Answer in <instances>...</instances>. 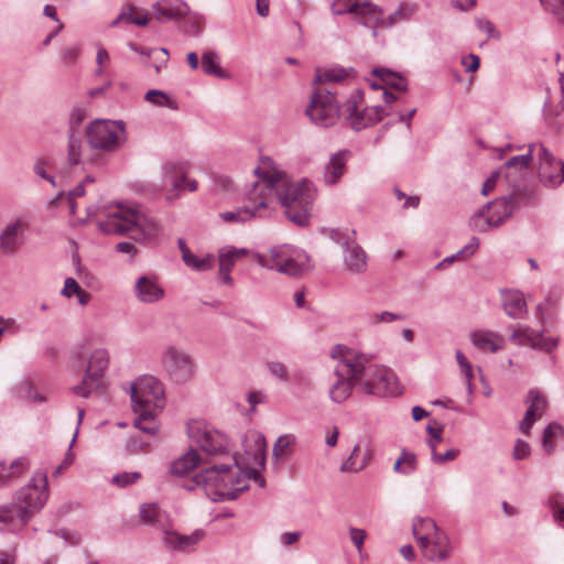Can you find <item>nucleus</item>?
Instances as JSON below:
<instances>
[{"label": "nucleus", "instance_id": "nucleus-3", "mask_svg": "<svg viewBox=\"0 0 564 564\" xmlns=\"http://www.w3.org/2000/svg\"><path fill=\"white\" fill-rule=\"evenodd\" d=\"M105 235L129 236L142 246H152L160 239L163 228L160 220L138 204H118L109 209L105 219L97 221Z\"/></svg>", "mask_w": 564, "mask_h": 564}, {"label": "nucleus", "instance_id": "nucleus-35", "mask_svg": "<svg viewBox=\"0 0 564 564\" xmlns=\"http://www.w3.org/2000/svg\"><path fill=\"white\" fill-rule=\"evenodd\" d=\"M539 145V143H532L529 145V151L525 154L522 155H516L509 159L503 166L499 170L505 172V176L507 178H510L511 175L509 173L510 170H519L520 172L524 171L531 163V161L535 158L536 152L534 147Z\"/></svg>", "mask_w": 564, "mask_h": 564}, {"label": "nucleus", "instance_id": "nucleus-56", "mask_svg": "<svg viewBox=\"0 0 564 564\" xmlns=\"http://www.w3.org/2000/svg\"><path fill=\"white\" fill-rule=\"evenodd\" d=\"M402 318L403 317L400 314H395V313H392V312L384 311V312H381V313L371 314L369 316V322L372 325H377V324H380V323H392V322H395V321H400Z\"/></svg>", "mask_w": 564, "mask_h": 564}, {"label": "nucleus", "instance_id": "nucleus-12", "mask_svg": "<svg viewBox=\"0 0 564 564\" xmlns=\"http://www.w3.org/2000/svg\"><path fill=\"white\" fill-rule=\"evenodd\" d=\"M160 365L166 378L176 384L187 383L196 375V364L192 355L174 344L164 346Z\"/></svg>", "mask_w": 564, "mask_h": 564}, {"label": "nucleus", "instance_id": "nucleus-1", "mask_svg": "<svg viewBox=\"0 0 564 564\" xmlns=\"http://www.w3.org/2000/svg\"><path fill=\"white\" fill-rule=\"evenodd\" d=\"M254 174L259 177L258 184L269 185L264 192L268 197L269 216L273 210L271 204L276 199L284 207L289 220L299 226L308 224L315 199V188L311 181H290L285 173L274 166L270 158L262 159L261 166L254 170Z\"/></svg>", "mask_w": 564, "mask_h": 564}, {"label": "nucleus", "instance_id": "nucleus-31", "mask_svg": "<svg viewBox=\"0 0 564 564\" xmlns=\"http://www.w3.org/2000/svg\"><path fill=\"white\" fill-rule=\"evenodd\" d=\"M502 306L506 314L512 318L520 317L527 308V303L523 293L516 290L503 291Z\"/></svg>", "mask_w": 564, "mask_h": 564}, {"label": "nucleus", "instance_id": "nucleus-61", "mask_svg": "<svg viewBox=\"0 0 564 564\" xmlns=\"http://www.w3.org/2000/svg\"><path fill=\"white\" fill-rule=\"evenodd\" d=\"M329 238L336 242L337 245H340L344 248V242L346 240H354L355 239V230H351L350 232H344L339 229H330L329 230Z\"/></svg>", "mask_w": 564, "mask_h": 564}, {"label": "nucleus", "instance_id": "nucleus-48", "mask_svg": "<svg viewBox=\"0 0 564 564\" xmlns=\"http://www.w3.org/2000/svg\"><path fill=\"white\" fill-rule=\"evenodd\" d=\"M427 445L432 452L431 460L437 465L444 464L449 460H454L458 456V453H459L457 449L452 448V449L446 451L444 454H438L435 451V443L433 442V440H429Z\"/></svg>", "mask_w": 564, "mask_h": 564}, {"label": "nucleus", "instance_id": "nucleus-44", "mask_svg": "<svg viewBox=\"0 0 564 564\" xmlns=\"http://www.w3.org/2000/svg\"><path fill=\"white\" fill-rule=\"evenodd\" d=\"M82 147H83V139L79 135V133H76L72 130L69 133V140H68V159L70 164L76 165L80 163L82 160Z\"/></svg>", "mask_w": 564, "mask_h": 564}, {"label": "nucleus", "instance_id": "nucleus-46", "mask_svg": "<svg viewBox=\"0 0 564 564\" xmlns=\"http://www.w3.org/2000/svg\"><path fill=\"white\" fill-rule=\"evenodd\" d=\"M564 435V427L556 423H550L543 433L542 446L546 452L553 451V440Z\"/></svg>", "mask_w": 564, "mask_h": 564}, {"label": "nucleus", "instance_id": "nucleus-30", "mask_svg": "<svg viewBox=\"0 0 564 564\" xmlns=\"http://www.w3.org/2000/svg\"><path fill=\"white\" fill-rule=\"evenodd\" d=\"M473 345L484 351L496 352L503 347V337L490 330H475L470 334Z\"/></svg>", "mask_w": 564, "mask_h": 564}, {"label": "nucleus", "instance_id": "nucleus-14", "mask_svg": "<svg viewBox=\"0 0 564 564\" xmlns=\"http://www.w3.org/2000/svg\"><path fill=\"white\" fill-rule=\"evenodd\" d=\"M124 123L122 121L96 120L86 130L91 148L102 151H115L124 142Z\"/></svg>", "mask_w": 564, "mask_h": 564}, {"label": "nucleus", "instance_id": "nucleus-8", "mask_svg": "<svg viewBox=\"0 0 564 564\" xmlns=\"http://www.w3.org/2000/svg\"><path fill=\"white\" fill-rule=\"evenodd\" d=\"M251 256L261 268L291 278L301 276L310 270V257L289 243L271 247L268 254L254 252Z\"/></svg>", "mask_w": 564, "mask_h": 564}, {"label": "nucleus", "instance_id": "nucleus-45", "mask_svg": "<svg viewBox=\"0 0 564 564\" xmlns=\"http://www.w3.org/2000/svg\"><path fill=\"white\" fill-rule=\"evenodd\" d=\"M144 99L152 105L159 106V107H166L170 109H177L176 102L171 99L166 93L158 89H151L149 90Z\"/></svg>", "mask_w": 564, "mask_h": 564}, {"label": "nucleus", "instance_id": "nucleus-20", "mask_svg": "<svg viewBox=\"0 0 564 564\" xmlns=\"http://www.w3.org/2000/svg\"><path fill=\"white\" fill-rule=\"evenodd\" d=\"M510 340L520 346H530L532 349H538L551 354L558 345V338L544 337L543 332H536L528 326H518L513 329Z\"/></svg>", "mask_w": 564, "mask_h": 564}, {"label": "nucleus", "instance_id": "nucleus-29", "mask_svg": "<svg viewBox=\"0 0 564 564\" xmlns=\"http://www.w3.org/2000/svg\"><path fill=\"white\" fill-rule=\"evenodd\" d=\"M348 151L341 150L333 154L324 167L323 180L327 185H335L346 172Z\"/></svg>", "mask_w": 564, "mask_h": 564}, {"label": "nucleus", "instance_id": "nucleus-52", "mask_svg": "<svg viewBox=\"0 0 564 564\" xmlns=\"http://www.w3.org/2000/svg\"><path fill=\"white\" fill-rule=\"evenodd\" d=\"M545 10L550 11L564 24V0H540Z\"/></svg>", "mask_w": 564, "mask_h": 564}, {"label": "nucleus", "instance_id": "nucleus-54", "mask_svg": "<svg viewBox=\"0 0 564 564\" xmlns=\"http://www.w3.org/2000/svg\"><path fill=\"white\" fill-rule=\"evenodd\" d=\"M400 458L404 466V475L409 476L413 474L417 467V458L413 452H409L403 448L400 453Z\"/></svg>", "mask_w": 564, "mask_h": 564}, {"label": "nucleus", "instance_id": "nucleus-18", "mask_svg": "<svg viewBox=\"0 0 564 564\" xmlns=\"http://www.w3.org/2000/svg\"><path fill=\"white\" fill-rule=\"evenodd\" d=\"M332 10L335 14H356L364 25L373 29L381 23V11L369 0H337L332 3Z\"/></svg>", "mask_w": 564, "mask_h": 564}, {"label": "nucleus", "instance_id": "nucleus-9", "mask_svg": "<svg viewBox=\"0 0 564 564\" xmlns=\"http://www.w3.org/2000/svg\"><path fill=\"white\" fill-rule=\"evenodd\" d=\"M109 366V352L106 348H95L86 355L78 356L74 368L84 371L82 382L72 388L76 395L88 398L93 392L105 389V375Z\"/></svg>", "mask_w": 564, "mask_h": 564}, {"label": "nucleus", "instance_id": "nucleus-42", "mask_svg": "<svg viewBox=\"0 0 564 564\" xmlns=\"http://www.w3.org/2000/svg\"><path fill=\"white\" fill-rule=\"evenodd\" d=\"M202 68L207 75H214L220 78L226 77L225 72L219 66V57L216 52L208 51L202 55Z\"/></svg>", "mask_w": 564, "mask_h": 564}, {"label": "nucleus", "instance_id": "nucleus-24", "mask_svg": "<svg viewBox=\"0 0 564 564\" xmlns=\"http://www.w3.org/2000/svg\"><path fill=\"white\" fill-rule=\"evenodd\" d=\"M420 550L426 560L436 562L446 560L452 552V546L447 534L441 530L430 538L427 543L421 544Z\"/></svg>", "mask_w": 564, "mask_h": 564}, {"label": "nucleus", "instance_id": "nucleus-38", "mask_svg": "<svg viewBox=\"0 0 564 564\" xmlns=\"http://www.w3.org/2000/svg\"><path fill=\"white\" fill-rule=\"evenodd\" d=\"M478 247H479V239L477 237H473L464 248L458 250L456 253L444 258L440 263H437L435 269L442 270V269L447 268L448 265H451L452 263H454L456 261L466 260L468 257L473 256L476 252Z\"/></svg>", "mask_w": 564, "mask_h": 564}, {"label": "nucleus", "instance_id": "nucleus-13", "mask_svg": "<svg viewBox=\"0 0 564 564\" xmlns=\"http://www.w3.org/2000/svg\"><path fill=\"white\" fill-rule=\"evenodd\" d=\"M269 185L253 183L252 187L247 193L248 204L235 210L221 212L218 217L227 224H246L256 218L269 217L268 197L264 195L265 188Z\"/></svg>", "mask_w": 564, "mask_h": 564}, {"label": "nucleus", "instance_id": "nucleus-60", "mask_svg": "<svg viewBox=\"0 0 564 564\" xmlns=\"http://www.w3.org/2000/svg\"><path fill=\"white\" fill-rule=\"evenodd\" d=\"M349 531V539L351 543L356 546L358 552H361L365 540L367 538V532L362 529L350 527L348 529Z\"/></svg>", "mask_w": 564, "mask_h": 564}, {"label": "nucleus", "instance_id": "nucleus-57", "mask_svg": "<svg viewBox=\"0 0 564 564\" xmlns=\"http://www.w3.org/2000/svg\"><path fill=\"white\" fill-rule=\"evenodd\" d=\"M127 451L131 454L144 451L150 446V442L144 436H131L127 441Z\"/></svg>", "mask_w": 564, "mask_h": 564}, {"label": "nucleus", "instance_id": "nucleus-43", "mask_svg": "<svg viewBox=\"0 0 564 564\" xmlns=\"http://www.w3.org/2000/svg\"><path fill=\"white\" fill-rule=\"evenodd\" d=\"M0 467V484L4 485L9 478L23 473L29 467V463L24 457H21L11 462L8 468L4 465Z\"/></svg>", "mask_w": 564, "mask_h": 564}, {"label": "nucleus", "instance_id": "nucleus-36", "mask_svg": "<svg viewBox=\"0 0 564 564\" xmlns=\"http://www.w3.org/2000/svg\"><path fill=\"white\" fill-rule=\"evenodd\" d=\"M120 19H124L126 24H134L137 26H147L150 22L149 13L131 3L122 7Z\"/></svg>", "mask_w": 564, "mask_h": 564}, {"label": "nucleus", "instance_id": "nucleus-50", "mask_svg": "<svg viewBox=\"0 0 564 564\" xmlns=\"http://www.w3.org/2000/svg\"><path fill=\"white\" fill-rule=\"evenodd\" d=\"M50 162L45 159H37L33 164V172L39 177L51 183L52 186H56L55 178L48 173Z\"/></svg>", "mask_w": 564, "mask_h": 564}, {"label": "nucleus", "instance_id": "nucleus-59", "mask_svg": "<svg viewBox=\"0 0 564 564\" xmlns=\"http://www.w3.org/2000/svg\"><path fill=\"white\" fill-rule=\"evenodd\" d=\"M80 50L77 46H66L61 50V59L67 65H74L79 56Z\"/></svg>", "mask_w": 564, "mask_h": 564}, {"label": "nucleus", "instance_id": "nucleus-15", "mask_svg": "<svg viewBox=\"0 0 564 564\" xmlns=\"http://www.w3.org/2000/svg\"><path fill=\"white\" fill-rule=\"evenodd\" d=\"M517 203V197L512 195L486 204L470 218L471 227L479 232H485L500 226L512 214Z\"/></svg>", "mask_w": 564, "mask_h": 564}, {"label": "nucleus", "instance_id": "nucleus-34", "mask_svg": "<svg viewBox=\"0 0 564 564\" xmlns=\"http://www.w3.org/2000/svg\"><path fill=\"white\" fill-rule=\"evenodd\" d=\"M202 458L196 448H191L185 455L171 464V473L176 476H183L193 470Z\"/></svg>", "mask_w": 564, "mask_h": 564}, {"label": "nucleus", "instance_id": "nucleus-64", "mask_svg": "<svg viewBox=\"0 0 564 564\" xmlns=\"http://www.w3.org/2000/svg\"><path fill=\"white\" fill-rule=\"evenodd\" d=\"M530 454V445L523 440H517L513 448V458L514 459H524Z\"/></svg>", "mask_w": 564, "mask_h": 564}, {"label": "nucleus", "instance_id": "nucleus-49", "mask_svg": "<svg viewBox=\"0 0 564 564\" xmlns=\"http://www.w3.org/2000/svg\"><path fill=\"white\" fill-rule=\"evenodd\" d=\"M140 518L145 523H154L161 518V510L155 503H144L140 507Z\"/></svg>", "mask_w": 564, "mask_h": 564}, {"label": "nucleus", "instance_id": "nucleus-41", "mask_svg": "<svg viewBox=\"0 0 564 564\" xmlns=\"http://www.w3.org/2000/svg\"><path fill=\"white\" fill-rule=\"evenodd\" d=\"M184 263L195 271H207L213 269L215 258L213 254H206L203 258H198L191 250H186L183 257Z\"/></svg>", "mask_w": 564, "mask_h": 564}, {"label": "nucleus", "instance_id": "nucleus-16", "mask_svg": "<svg viewBox=\"0 0 564 564\" xmlns=\"http://www.w3.org/2000/svg\"><path fill=\"white\" fill-rule=\"evenodd\" d=\"M362 99L364 93L360 89H355L344 105V113L356 131L378 123L390 113L382 106L366 107L359 111Z\"/></svg>", "mask_w": 564, "mask_h": 564}, {"label": "nucleus", "instance_id": "nucleus-17", "mask_svg": "<svg viewBox=\"0 0 564 564\" xmlns=\"http://www.w3.org/2000/svg\"><path fill=\"white\" fill-rule=\"evenodd\" d=\"M538 160V174L541 183L546 187H555L564 182V162L554 155L541 143L534 147Z\"/></svg>", "mask_w": 564, "mask_h": 564}, {"label": "nucleus", "instance_id": "nucleus-7", "mask_svg": "<svg viewBox=\"0 0 564 564\" xmlns=\"http://www.w3.org/2000/svg\"><path fill=\"white\" fill-rule=\"evenodd\" d=\"M131 401L137 414L133 425L149 436L158 432V411L164 406V387L154 377H142L131 386Z\"/></svg>", "mask_w": 564, "mask_h": 564}, {"label": "nucleus", "instance_id": "nucleus-4", "mask_svg": "<svg viewBox=\"0 0 564 564\" xmlns=\"http://www.w3.org/2000/svg\"><path fill=\"white\" fill-rule=\"evenodd\" d=\"M337 351H344L346 361L351 364L352 383L358 392L378 398L395 397L401 393L399 380L390 368L373 362L362 352L340 345L333 348L330 356L337 358Z\"/></svg>", "mask_w": 564, "mask_h": 564}, {"label": "nucleus", "instance_id": "nucleus-32", "mask_svg": "<svg viewBox=\"0 0 564 564\" xmlns=\"http://www.w3.org/2000/svg\"><path fill=\"white\" fill-rule=\"evenodd\" d=\"M372 75L377 76L386 89H393L395 93H405L408 89L406 79L398 73L387 68H375Z\"/></svg>", "mask_w": 564, "mask_h": 564}, {"label": "nucleus", "instance_id": "nucleus-28", "mask_svg": "<svg viewBox=\"0 0 564 564\" xmlns=\"http://www.w3.org/2000/svg\"><path fill=\"white\" fill-rule=\"evenodd\" d=\"M137 299L142 303H155L164 296V290L150 276H140L134 285Z\"/></svg>", "mask_w": 564, "mask_h": 564}, {"label": "nucleus", "instance_id": "nucleus-2", "mask_svg": "<svg viewBox=\"0 0 564 564\" xmlns=\"http://www.w3.org/2000/svg\"><path fill=\"white\" fill-rule=\"evenodd\" d=\"M265 438L262 434L251 432L243 440L245 455L231 458V465H223V478L218 485L217 495L213 501L232 500L248 488V481L253 479L260 487L264 479L260 470L265 467Z\"/></svg>", "mask_w": 564, "mask_h": 564}, {"label": "nucleus", "instance_id": "nucleus-58", "mask_svg": "<svg viewBox=\"0 0 564 564\" xmlns=\"http://www.w3.org/2000/svg\"><path fill=\"white\" fill-rule=\"evenodd\" d=\"M218 259L219 269H221V271H231L237 261V259L229 252V250L226 247L219 250Z\"/></svg>", "mask_w": 564, "mask_h": 564}, {"label": "nucleus", "instance_id": "nucleus-53", "mask_svg": "<svg viewBox=\"0 0 564 564\" xmlns=\"http://www.w3.org/2000/svg\"><path fill=\"white\" fill-rule=\"evenodd\" d=\"M141 478V474L139 471H123L112 477L111 482L119 487H127L137 482Z\"/></svg>", "mask_w": 564, "mask_h": 564}, {"label": "nucleus", "instance_id": "nucleus-39", "mask_svg": "<svg viewBox=\"0 0 564 564\" xmlns=\"http://www.w3.org/2000/svg\"><path fill=\"white\" fill-rule=\"evenodd\" d=\"M22 527L17 507L12 503L0 506V531L14 530Z\"/></svg>", "mask_w": 564, "mask_h": 564}, {"label": "nucleus", "instance_id": "nucleus-62", "mask_svg": "<svg viewBox=\"0 0 564 564\" xmlns=\"http://www.w3.org/2000/svg\"><path fill=\"white\" fill-rule=\"evenodd\" d=\"M80 289V285L74 278H66L61 294L64 297L70 299L73 295H76Z\"/></svg>", "mask_w": 564, "mask_h": 564}, {"label": "nucleus", "instance_id": "nucleus-26", "mask_svg": "<svg viewBox=\"0 0 564 564\" xmlns=\"http://www.w3.org/2000/svg\"><path fill=\"white\" fill-rule=\"evenodd\" d=\"M184 181L185 172L182 165L176 163L166 164L163 167L162 183L159 191L170 185L171 188L166 192L165 199L172 203L178 198V191L183 188Z\"/></svg>", "mask_w": 564, "mask_h": 564}, {"label": "nucleus", "instance_id": "nucleus-63", "mask_svg": "<svg viewBox=\"0 0 564 564\" xmlns=\"http://www.w3.org/2000/svg\"><path fill=\"white\" fill-rule=\"evenodd\" d=\"M154 54H155V57H154L155 63L153 64V67L156 73H160L162 70V68L166 67L170 54H169V51L164 47L156 50V53H154Z\"/></svg>", "mask_w": 564, "mask_h": 564}, {"label": "nucleus", "instance_id": "nucleus-23", "mask_svg": "<svg viewBox=\"0 0 564 564\" xmlns=\"http://www.w3.org/2000/svg\"><path fill=\"white\" fill-rule=\"evenodd\" d=\"M527 403L529 404L523 420L520 422V431L530 434L534 422L542 416L547 408V399L539 389H531L527 394Z\"/></svg>", "mask_w": 564, "mask_h": 564}, {"label": "nucleus", "instance_id": "nucleus-10", "mask_svg": "<svg viewBox=\"0 0 564 564\" xmlns=\"http://www.w3.org/2000/svg\"><path fill=\"white\" fill-rule=\"evenodd\" d=\"M47 498V475L43 470H37L31 481L15 495L13 505L19 510L21 525H25L44 507Z\"/></svg>", "mask_w": 564, "mask_h": 564}, {"label": "nucleus", "instance_id": "nucleus-22", "mask_svg": "<svg viewBox=\"0 0 564 564\" xmlns=\"http://www.w3.org/2000/svg\"><path fill=\"white\" fill-rule=\"evenodd\" d=\"M188 13L189 7L183 0H159L152 4V15L160 23L178 21Z\"/></svg>", "mask_w": 564, "mask_h": 564}, {"label": "nucleus", "instance_id": "nucleus-40", "mask_svg": "<svg viewBox=\"0 0 564 564\" xmlns=\"http://www.w3.org/2000/svg\"><path fill=\"white\" fill-rule=\"evenodd\" d=\"M359 445H356L349 457L341 464L340 470L343 473H358L362 470L370 462V454L365 453L364 456L359 459Z\"/></svg>", "mask_w": 564, "mask_h": 564}, {"label": "nucleus", "instance_id": "nucleus-5", "mask_svg": "<svg viewBox=\"0 0 564 564\" xmlns=\"http://www.w3.org/2000/svg\"><path fill=\"white\" fill-rule=\"evenodd\" d=\"M337 351H344L346 361L351 364L352 383L358 392L378 398L395 397L401 393L399 380L390 368L373 362L362 352L340 345L333 348L330 356L337 358Z\"/></svg>", "mask_w": 564, "mask_h": 564}, {"label": "nucleus", "instance_id": "nucleus-55", "mask_svg": "<svg viewBox=\"0 0 564 564\" xmlns=\"http://www.w3.org/2000/svg\"><path fill=\"white\" fill-rule=\"evenodd\" d=\"M267 368L271 376L278 378L279 380L283 382L289 381V370L283 362L280 361H270L267 364Z\"/></svg>", "mask_w": 564, "mask_h": 564}, {"label": "nucleus", "instance_id": "nucleus-19", "mask_svg": "<svg viewBox=\"0 0 564 564\" xmlns=\"http://www.w3.org/2000/svg\"><path fill=\"white\" fill-rule=\"evenodd\" d=\"M336 359H338L334 369L336 381L329 388V398L333 402L340 404L351 395L355 383L350 372L351 364L346 361L344 351H337Z\"/></svg>", "mask_w": 564, "mask_h": 564}, {"label": "nucleus", "instance_id": "nucleus-37", "mask_svg": "<svg viewBox=\"0 0 564 564\" xmlns=\"http://www.w3.org/2000/svg\"><path fill=\"white\" fill-rule=\"evenodd\" d=\"M202 539V534L199 532H195L191 535H182L175 532H165L164 541L167 545L173 549L185 551L188 547L196 544Z\"/></svg>", "mask_w": 564, "mask_h": 564}, {"label": "nucleus", "instance_id": "nucleus-21", "mask_svg": "<svg viewBox=\"0 0 564 564\" xmlns=\"http://www.w3.org/2000/svg\"><path fill=\"white\" fill-rule=\"evenodd\" d=\"M29 224L22 219L7 224L0 234V249L7 256L15 254L24 243V236Z\"/></svg>", "mask_w": 564, "mask_h": 564}, {"label": "nucleus", "instance_id": "nucleus-47", "mask_svg": "<svg viewBox=\"0 0 564 564\" xmlns=\"http://www.w3.org/2000/svg\"><path fill=\"white\" fill-rule=\"evenodd\" d=\"M296 438L293 434H284L278 437L273 445V456L281 458L290 453V448L294 445Z\"/></svg>", "mask_w": 564, "mask_h": 564}, {"label": "nucleus", "instance_id": "nucleus-33", "mask_svg": "<svg viewBox=\"0 0 564 564\" xmlns=\"http://www.w3.org/2000/svg\"><path fill=\"white\" fill-rule=\"evenodd\" d=\"M441 531L435 521L431 518H417L412 523V532L419 544L427 543L429 539Z\"/></svg>", "mask_w": 564, "mask_h": 564}, {"label": "nucleus", "instance_id": "nucleus-6", "mask_svg": "<svg viewBox=\"0 0 564 564\" xmlns=\"http://www.w3.org/2000/svg\"><path fill=\"white\" fill-rule=\"evenodd\" d=\"M348 76L344 68H318L316 69L314 84L315 88L310 105L306 108V116L318 127H332L339 118V106L335 93L326 85L343 82Z\"/></svg>", "mask_w": 564, "mask_h": 564}, {"label": "nucleus", "instance_id": "nucleus-11", "mask_svg": "<svg viewBox=\"0 0 564 564\" xmlns=\"http://www.w3.org/2000/svg\"><path fill=\"white\" fill-rule=\"evenodd\" d=\"M186 431L191 442L206 456H218L230 452L228 436L203 420H191Z\"/></svg>", "mask_w": 564, "mask_h": 564}, {"label": "nucleus", "instance_id": "nucleus-27", "mask_svg": "<svg viewBox=\"0 0 564 564\" xmlns=\"http://www.w3.org/2000/svg\"><path fill=\"white\" fill-rule=\"evenodd\" d=\"M223 465H214L205 468L192 480V485L187 486L189 490L195 487H202L205 489L206 495L213 500V495H217L218 485L223 478Z\"/></svg>", "mask_w": 564, "mask_h": 564}, {"label": "nucleus", "instance_id": "nucleus-51", "mask_svg": "<svg viewBox=\"0 0 564 564\" xmlns=\"http://www.w3.org/2000/svg\"><path fill=\"white\" fill-rule=\"evenodd\" d=\"M550 506L555 521L564 528V499L560 495L550 498Z\"/></svg>", "mask_w": 564, "mask_h": 564}, {"label": "nucleus", "instance_id": "nucleus-25", "mask_svg": "<svg viewBox=\"0 0 564 564\" xmlns=\"http://www.w3.org/2000/svg\"><path fill=\"white\" fill-rule=\"evenodd\" d=\"M367 253L356 240L344 242L343 261L345 270L352 274H361L367 270Z\"/></svg>", "mask_w": 564, "mask_h": 564}]
</instances>
